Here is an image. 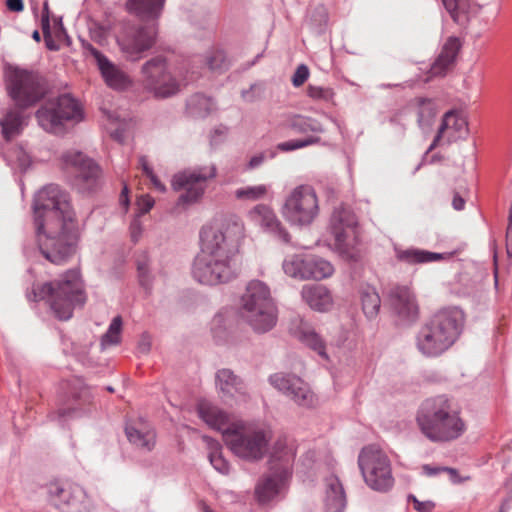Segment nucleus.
I'll return each instance as SVG.
<instances>
[{
    "label": "nucleus",
    "instance_id": "obj_1",
    "mask_svg": "<svg viewBox=\"0 0 512 512\" xmlns=\"http://www.w3.org/2000/svg\"><path fill=\"white\" fill-rule=\"evenodd\" d=\"M33 209L41 254L55 265L65 264L75 254L80 239L68 193L58 185H47L36 194Z\"/></svg>",
    "mask_w": 512,
    "mask_h": 512
},
{
    "label": "nucleus",
    "instance_id": "obj_2",
    "mask_svg": "<svg viewBox=\"0 0 512 512\" xmlns=\"http://www.w3.org/2000/svg\"><path fill=\"white\" fill-rule=\"evenodd\" d=\"M243 237L244 225L235 215L203 227L201 251L192 268L194 279L210 286L234 279L238 273L237 255Z\"/></svg>",
    "mask_w": 512,
    "mask_h": 512
},
{
    "label": "nucleus",
    "instance_id": "obj_3",
    "mask_svg": "<svg viewBox=\"0 0 512 512\" xmlns=\"http://www.w3.org/2000/svg\"><path fill=\"white\" fill-rule=\"evenodd\" d=\"M197 411L208 426L222 433L225 444L237 457L258 461L265 456L271 439L268 430L234 421L229 414L208 401H200Z\"/></svg>",
    "mask_w": 512,
    "mask_h": 512
},
{
    "label": "nucleus",
    "instance_id": "obj_4",
    "mask_svg": "<svg viewBox=\"0 0 512 512\" xmlns=\"http://www.w3.org/2000/svg\"><path fill=\"white\" fill-rule=\"evenodd\" d=\"M416 423L420 432L434 443L454 441L466 431L459 409L445 395L424 400L417 411Z\"/></svg>",
    "mask_w": 512,
    "mask_h": 512
},
{
    "label": "nucleus",
    "instance_id": "obj_5",
    "mask_svg": "<svg viewBox=\"0 0 512 512\" xmlns=\"http://www.w3.org/2000/svg\"><path fill=\"white\" fill-rule=\"evenodd\" d=\"M29 300L45 301L55 318L67 321L72 318L76 307H83L87 296L78 269H70L59 278L35 284L27 295Z\"/></svg>",
    "mask_w": 512,
    "mask_h": 512
},
{
    "label": "nucleus",
    "instance_id": "obj_6",
    "mask_svg": "<svg viewBox=\"0 0 512 512\" xmlns=\"http://www.w3.org/2000/svg\"><path fill=\"white\" fill-rule=\"evenodd\" d=\"M464 314L457 307L435 313L419 330L416 347L425 357H438L450 349L460 336Z\"/></svg>",
    "mask_w": 512,
    "mask_h": 512
},
{
    "label": "nucleus",
    "instance_id": "obj_7",
    "mask_svg": "<svg viewBox=\"0 0 512 512\" xmlns=\"http://www.w3.org/2000/svg\"><path fill=\"white\" fill-rule=\"evenodd\" d=\"M188 67L189 64L183 62L172 72L165 56H154L141 67L142 85L157 98L171 97L178 93L182 86L197 78L194 72L189 73Z\"/></svg>",
    "mask_w": 512,
    "mask_h": 512
},
{
    "label": "nucleus",
    "instance_id": "obj_8",
    "mask_svg": "<svg viewBox=\"0 0 512 512\" xmlns=\"http://www.w3.org/2000/svg\"><path fill=\"white\" fill-rule=\"evenodd\" d=\"M6 89L17 108L28 109L46 96L48 86L39 72L15 67L7 74Z\"/></svg>",
    "mask_w": 512,
    "mask_h": 512
},
{
    "label": "nucleus",
    "instance_id": "obj_9",
    "mask_svg": "<svg viewBox=\"0 0 512 512\" xmlns=\"http://www.w3.org/2000/svg\"><path fill=\"white\" fill-rule=\"evenodd\" d=\"M41 128L50 133H61L64 124L68 121L79 122L83 113L78 102L71 96L64 94L55 99L46 101L35 113Z\"/></svg>",
    "mask_w": 512,
    "mask_h": 512
},
{
    "label": "nucleus",
    "instance_id": "obj_10",
    "mask_svg": "<svg viewBox=\"0 0 512 512\" xmlns=\"http://www.w3.org/2000/svg\"><path fill=\"white\" fill-rule=\"evenodd\" d=\"M319 213L318 198L309 185H299L286 196L281 207L283 218L292 226L306 227Z\"/></svg>",
    "mask_w": 512,
    "mask_h": 512
},
{
    "label": "nucleus",
    "instance_id": "obj_11",
    "mask_svg": "<svg viewBox=\"0 0 512 512\" xmlns=\"http://www.w3.org/2000/svg\"><path fill=\"white\" fill-rule=\"evenodd\" d=\"M358 465L366 484L375 491L392 488L394 478L387 455L376 445L364 447L358 456Z\"/></svg>",
    "mask_w": 512,
    "mask_h": 512
},
{
    "label": "nucleus",
    "instance_id": "obj_12",
    "mask_svg": "<svg viewBox=\"0 0 512 512\" xmlns=\"http://www.w3.org/2000/svg\"><path fill=\"white\" fill-rule=\"evenodd\" d=\"M295 458L292 448L282 442H277L270 458L272 474L267 476L256 487L255 493L261 503H266L274 498L284 482L291 475V466Z\"/></svg>",
    "mask_w": 512,
    "mask_h": 512
},
{
    "label": "nucleus",
    "instance_id": "obj_13",
    "mask_svg": "<svg viewBox=\"0 0 512 512\" xmlns=\"http://www.w3.org/2000/svg\"><path fill=\"white\" fill-rule=\"evenodd\" d=\"M64 169L71 176L72 185L80 192L97 188L101 176L100 166L89 156L78 150H68L61 156Z\"/></svg>",
    "mask_w": 512,
    "mask_h": 512
},
{
    "label": "nucleus",
    "instance_id": "obj_14",
    "mask_svg": "<svg viewBox=\"0 0 512 512\" xmlns=\"http://www.w3.org/2000/svg\"><path fill=\"white\" fill-rule=\"evenodd\" d=\"M215 165L199 166L186 169L174 175L172 188L175 191L184 190L179 196L177 205L187 206L197 202L204 194L207 182L216 176Z\"/></svg>",
    "mask_w": 512,
    "mask_h": 512
},
{
    "label": "nucleus",
    "instance_id": "obj_15",
    "mask_svg": "<svg viewBox=\"0 0 512 512\" xmlns=\"http://www.w3.org/2000/svg\"><path fill=\"white\" fill-rule=\"evenodd\" d=\"M157 34L158 29L155 24H127L122 27L117 36V43L128 60L138 61L155 45Z\"/></svg>",
    "mask_w": 512,
    "mask_h": 512
},
{
    "label": "nucleus",
    "instance_id": "obj_16",
    "mask_svg": "<svg viewBox=\"0 0 512 512\" xmlns=\"http://www.w3.org/2000/svg\"><path fill=\"white\" fill-rule=\"evenodd\" d=\"M286 275L297 280L320 281L334 273L333 265L326 259L308 253L287 256L282 263Z\"/></svg>",
    "mask_w": 512,
    "mask_h": 512
},
{
    "label": "nucleus",
    "instance_id": "obj_17",
    "mask_svg": "<svg viewBox=\"0 0 512 512\" xmlns=\"http://www.w3.org/2000/svg\"><path fill=\"white\" fill-rule=\"evenodd\" d=\"M357 218L347 207L335 208L331 216L330 229L336 249L346 258L356 261L358 254L353 246L356 241Z\"/></svg>",
    "mask_w": 512,
    "mask_h": 512
},
{
    "label": "nucleus",
    "instance_id": "obj_18",
    "mask_svg": "<svg viewBox=\"0 0 512 512\" xmlns=\"http://www.w3.org/2000/svg\"><path fill=\"white\" fill-rule=\"evenodd\" d=\"M49 496L63 512H90L93 508L85 490L76 484L53 483L49 486Z\"/></svg>",
    "mask_w": 512,
    "mask_h": 512
},
{
    "label": "nucleus",
    "instance_id": "obj_19",
    "mask_svg": "<svg viewBox=\"0 0 512 512\" xmlns=\"http://www.w3.org/2000/svg\"><path fill=\"white\" fill-rule=\"evenodd\" d=\"M271 385L293 400L297 405L311 407L315 398L307 383L293 374L275 373L269 378Z\"/></svg>",
    "mask_w": 512,
    "mask_h": 512
},
{
    "label": "nucleus",
    "instance_id": "obj_20",
    "mask_svg": "<svg viewBox=\"0 0 512 512\" xmlns=\"http://www.w3.org/2000/svg\"><path fill=\"white\" fill-rule=\"evenodd\" d=\"M250 219L259 225L264 232L270 234L276 240L288 244L291 242V235L277 217L274 210L265 204H258L249 211Z\"/></svg>",
    "mask_w": 512,
    "mask_h": 512
},
{
    "label": "nucleus",
    "instance_id": "obj_21",
    "mask_svg": "<svg viewBox=\"0 0 512 512\" xmlns=\"http://www.w3.org/2000/svg\"><path fill=\"white\" fill-rule=\"evenodd\" d=\"M467 126L465 118L453 111L446 112L434 140L427 149V153L434 150L442 139L451 143L463 138L468 132Z\"/></svg>",
    "mask_w": 512,
    "mask_h": 512
},
{
    "label": "nucleus",
    "instance_id": "obj_22",
    "mask_svg": "<svg viewBox=\"0 0 512 512\" xmlns=\"http://www.w3.org/2000/svg\"><path fill=\"white\" fill-rule=\"evenodd\" d=\"M216 386L225 402L246 400L247 389L243 380L230 369L217 371Z\"/></svg>",
    "mask_w": 512,
    "mask_h": 512
},
{
    "label": "nucleus",
    "instance_id": "obj_23",
    "mask_svg": "<svg viewBox=\"0 0 512 512\" xmlns=\"http://www.w3.org/2000/svg\"><path fill=\"white\" fill-rule=\"evenodd\" d=\"M392 309L403 319L414 321L417 318L418 307L413 293L407 286H395L389 292Z\"/></svg>",
    "mask_w": 512,
    "mask_h": 512
},
{
    "label": "nucleus",
    "instance_id": "obj_24",
    "mask_svg": "<svg viewBox=\"0 0 512 512\" xmlns=\"http://www.w3.org/2000/svg\"><path fill=\"white\" fill-rule=\"evenodd\" d=\"M242 318L256 333H266L270 331L277 322V308L275 304L262 306L260 309L241 310Z\"/></svg>",
    "mask_w": 512,
    "mask_h": 512
},
{
    "label": "nucleus",
    "instance_id": "obj_25",
    "mask_svg": "<svg viewBox=\"0 0 512 512\" xmlns=\"http://www.w3.org/2000/svg\"><path fill=\"white\" fill-rule=\"evenodd\" d=\"M395 258L407 265L426 264L449 259L453 253H436L419 248H394Z\"/></svg>",
    "mask_w": 512,
    "mask_h": 512
},
{
    "label": "nucleus",
    "instance_id": "obj_26",
    "mask_svg": "<svg viewBox=\"0 0 512 512\" xmlns=\"http://www.w3.org/2000/svg\"><path fill=\"white\" fill-rule=\"evenodd\" d=\"M268 304H274V302L267 285L258 280L251 281L241 298V310L260 309L264 305L268 306Z\"/></svg>",
    "mask_w": 512,
    "mask_h": 512
},
{
    "label": "nucleus",
    "instance_id": "obj_27",
    "mask_svg": "<svg viewBox=\"0 0 512 512\" xmlns=\"http://www.w3.org/2000/svg\"><path fill=\"white\" fill-rule=\"evenodd\" d=\"M347 504L346 494L339 478L330 475L325 479V512H343Z\"/></svg>",
    "mask_w": 512,
    "mask_h": 512
},
{
    "label": "nucleus",
    "instance_id": "obj_28",
    "mask_svg": "<svg viewBox=\"0 0 512 512\" xmlns=\"http://www.w3.org/2000/svg\"><path fill=\"white\" fill-rule=\"evenodd\" d=\"M301 297L310 308L316 311H328L333 305L332 295L323 285H304L301 290Z\"/></svg>",
    "mask_w": 512,
    "mask_h": 512
},
{
    "label": "nucleus",
    "instance_id": "obj_29",
    "mask_svg": "<svg viewBox=\"0 0 512 512\" xmlns=\"http://www.w3.org/2000/svg\"><path fill=\"white\" fill-rule=\"evenodd\" d=\"M291 331L299 341L316 351L321 357L327 358L325 343L309 322L298 319L294 322Z\"/></svg>",
    "mask_w": 512,
    "mask_h": 512
},
{
    "label": "nucleus",
    "instance_id": "obj_30",
    "mask_svg": "<svg viewBox=\"0 0 512 512\" xmlns=\"http://www.w3.org/2000/svg\"><path fill=\"white\" fill-rule=\"evenodd\" d=\"M461 48L460 40L457 37H449L442 47V50L430 68V74L443 76L452 66Z\"/></svg>",
    "mask_w": 512,
    "mask_h": 512
},
{
    "label": "nucleus",
    "instance_id": "obj_31",
    "mask_svg": "<svg viewBox=\"0 0 512 512\" xmlns=\"http://www.w3.org/2000/svg\"><path fill=\"white\" fill-rule=\"evenodd\" d=\"M166 0H127L125 8L128 13L141 20H156L162 14Z\"/></svg>",
    "mask_w": 512,
    "mask_h": 512
},
{
    "label": "nucleus",
    "instance_id": "obj_32",
    "mask_svg": "<svg viewBox=\"0 0 512 512\" xmlns=\"http://www.w3.org/2000/svg\"><path fill=\"white\" fill-rule=\"evenodd\" d=\"M21 110L22 109L16 106L10 108L0 119L1 133L6 141H10L20 135L24 126L27 124L26 117Z\"/></svg>",
    "mask_w": 512,
    "mask_h": 512
},
{
    "label": "nucleus",
    "instance_id": "obj_33",
    "mask_svg": "<svg viewBox=\"0 0 512 512\" xmlns=\"http://www.w3.org/2000/svg\"><path fill=\"white\" fill-rule=\"evenodd\" d=\"M98 67L109 87L116 90H123L130 85L128 75L118 66L109 61L108 58L102 59V62H100Z\"/></svg>",
    "mask_w": 512,
    "mask_h": 512
},
{
    "label": "nucleus",
    "instance_id": "obj_34",
    "mask_svg": "<svg viewBox=\"0 0 512 512\" xmlns=\"http://www.w3.org/2000/svg\"><path fill=\"white\" fill-rule=\"evenodd\" d=\"M125 433L129 442L143 451H151L156 444V433L151 428L127 425Z\"/></svg>",
    "mask_w": 512,
    "mask_h": 512
},
{
    "label": "nucleus",
    "instance_id": "obj_35",
    "mask_svg": "<svg viewBox=\"0 0 512 512\" xmlns=\"http://www.w3.org/2000/svg\"><path fill=\"white\" fill-rule=\"evenodd\" d=\"M362 310L368 319H374L381 306V299L376 289L372 286H363L360 289Z\"/></svg>",
    "mask_w": 512,
    "mask_h": 512
},
{
    "label": "nucleus",
    "instance_id": "obj_36",
    "mask_svg": "<svg viewBox=\"0 0 512 512\" xmlns=\"http://www.w3.org/2000/svg\"><path fill=\"white\" fill-rule=\"evenodd\" d=\"M186 108L192 117L204 118L214 109V102L211 98L201 93H196L187 100Z\"/></svg>",
    "mask_w": 512,
    "mask_h": 512
},
{
    "label": "nucleus",
    "instance_id": "obj_37",
    "mask_svg": "<svg viewBox=\"0 0 512 512\" xmlns=\"http://www.w3.org/2000/svg\"><path fill=\"white\" fill-rule=\"evenodd\" d=\"M417 122L422 129L429 128L436 116V104L432 99L418 98Z\"/></svg>",
    "mask_w": 512,
    "mask_h": 512
},
{
    "label": "nucleus",
    "instance_id": "obj_38",
    "mask_svg": "<svg viewBox=\"0 0 512 512\" xmlns=\"http://www.w3.org/2000/svg\"><path fill=\"white\" fill-rule=\"evenodd\" d=\"M203 440L210 449L209 460L212 466L221 474H228L230 470L229 463L222 456L219 443L208 436H204Z\"/></svg>",
    "mask_w": 512,
    "mask_h": 512
},
{
    "label": "nucleus",
    "instance_id": "obj_39",
    "mask_svg": "<svg viewBox=\"0 0 512 512\" xmlns=\"http://www.w3.org/2000/svg\"><path fill=\"white\" fill-rule=\"evenodd\" d=\"M268 193V186L264 184L245 186L235 191V197L243 201H257L264 199Z\"/></svg>",
    "mask_w": 512,
    "mask_h": 512
},
{
    "label": "nucleus",
    "instance_id": "obj_40",
    "mask_svg": "<svg viewBox=\"0 0 512 512\" xmlns=\"http://www.w3.org/2000/svg\"><path fill=\"white\" fill-rule=\"evenodd\" d=\"M291 127L299 133H322L324 131L322 125L317 120L303 116L294 117L291 121Z\"/></svg>",
    "mask_w": 512,
    "mask_h": 512
},
{
    "label": "nucleus",
    "instance_id": "obj_41",
    "mask_svg": "<svg viewBox=\"0 0 512 512\" xmlns=\"http://www.w3.org/2000/svg\"><path fill=\"white\" fill-rule=\"evenodd\" d=\"M122 318L116 316L112 319L107 332L102 336L101 343L103 346L116 345L121 340Z\"/></svg>",
    "mask_w": 512,
    "mask_h": 512
},
{
    "label": "nucleus",
    "instance_id": "obj_42",
    "mask_svg": "<svg viewBox=\"0 0 512 512\" xmlns=\"http://www.w3.org/2000/svg\"><path fill=\"white\" fill-rule=\"evenodd\" d=\"M68 390L73 400H81L84 403L90 402L91 394L89 389L79 378H74L68 382Z\"/></svg>",
    "mask_w": 512,
    "mask_h": 512
},
{
    "label": "nucleus",
    "instance_id": "obj_43",
    "mask_svg": "<svg viewBox=\"0 0 512 512\" xmlns=\"http://www.w3.org/2000/svg\"><path fill=\"white\" fill-rule=\"evenodd\" d=\"M335 93L330 87L316 86L309 84L307 87V96L314 101L330 102Z\"/></svg>",
    "mask_w": 512,
    "mask_h": 512
},
{
    "label": "nucleus",
    "instance_id": "obj_44",
    "mask_svg": "<svg viewBox=\"0 0 512 512\" xmlns=\"http://www.w3.org/2000/svg\"><path fill=\"white\" fill-rule=\"evenodd\" d=\"M206 64L213 71H222L227 68V59L223 51L217 50L206 57Z\"/></svg>",
    "mask_w": 512,
    "mask_h": 512
},
{
    "label": "nucleus",
    "instance_id": "obj_45",
    "mask_svg": "<svg viewBox=\"0 0 512 512\" xmlns=\"http://www.w3.org/2000/svg\"><path fill=\"white\" fill-rule=\"evenodd\" d=\"M309 74L310 73H309L308 67L305 64H300L296 68V70L292 76V84L295 87L302 86L307 81Z\"/></svg>",
    "mask_w": 512,
    "mask_h": 512
},
{
    "label": "nucleus",
    "instance_id": "obj_46",
    "mask_svg": "<svg viewBox=\"0 0 512 512\" xmlns=\"http://www.w3.org/2000/svg\"><path fill=\"white\" fill-rule=\"evenodd\" d=\"M422 471H423V473L426 476H429V477L436 476V475H438L441 472H447L451 476H456L457 475V471L454 468L431 466L429 464L423 465L422 466Z\"/></svg>",
    "mask_w": 512,
    "mask_h": 512
},
{
    "label": "nucleus",
    "instance_id": "obj_47",
    "mask_svg": "<svg viewBox=\"0 0 512 512\" xmlns=\"http://www.w3.org/2000/svg\"><path fill=\"white\" fill-rule=\"evenodd\" d=\"M41 28L44 36V40L50 39V19H49V8L48 3H44L43 12L41 16Z\"/></svg>",
    "mask_w": 512,
    "mask_h": 512
},
{
    "label": "nucleus",
    "instance_id": "obj_48",
    "mask_svg": "<svg viewBox=\"0 0 512 512\" xmlns=\"http://www.w3.org/2000/svg\"><path fill=\"white\" fill-rule=\"evenodd\" d=\"M275 152L273 151H270L269 153H266V152H262V153H259L257 155H254L253 157H251L249 163H248V167L250 169H254V168H257L259 167L267 157L269 158H273L275 157Z\"/></svg>",
    "mask_w": 512,
    "mask_h": 512
},
{
    "label": "nucleus",
    "instance_id": "obj_49",
    "mask_svg": "<svg viewBox=\"0 0 512 512\" xmlns=\"http://www.w3.org/2000/svg\"><path fill=\"white\" fill-rule=\"evenodd\" d=\"M409 500L413 501L414 508L419 512H431L435 507L432 501L421 502L414 495H410Z\"/></svg>",
    "mask_w": 512,
    "mask_h": 512
},
{
    "label": "nucleus",
    "instance_id": "obj_50",
    "mask_svg": "<svg viewBox=\"0 0 512 512\" xmlns=\"http://www.w3.org/2000/svg\"><path fill=\"white\" fill-rule=\"evenodd\" d=\"M138 207L141 214L148 213L153 205H154V199L149 195H142L138 199Z\"/></svg>",
    "mask_w": 512,
    "mask_h": 512
},
{
    "label": "nucleus",
    "instance_id": "obj_51",
    "mask_svg": "<svg viewBox=\"0 0 512 512\" xmlns=\"http://www.w3.org/2000/svg\"><path fill=\"white\" fill-rule=\"evenodd\" d=\"M82 47L85 51H87L95 58V60L97 61V65H99L100 62H102V59L106 58L98 49H96L91 43L87 41H82Z\"/></svg>",
    "mask_w": 512,
    "mask_h": 512
},
{
    "label": "nucleus",
    "instance_id": "obj_52",
    "mask_svg": "<svg viewBox=\"0 0 512 512\" xmlns=\"http://www.w3.org/2000/svg\"><path fill=\"white\" fill-rule=\"evenodd\" d=\"M139 282L145 289H149L152 284V276L150 269H144L138 271Z\"/></svg>",
    "mask_w": 512,
    "mask_h": 512
},
{
    "label": "nucleus",
    "instance_id": "obj_53",
    "mask_svg": "<svg viewBox=\"0 0 512 512\" xmlns=\"http://www.w3.org/2000/svg\"><path fill=\"white\" fill-rule=\"evenodd\" d=\"M277 148L281 151H293L296 149L302 148L301 140H290L286 142L279 143Z\"/></svg>",
    "mask_w": 512,
    "mask_h": 512
},
{
    "label": "nucleus",
    "instance_id": "obj_54",
    "mask_svg": "<svg viewBox=\"0 0 512 512\" xmlns=\"http://www.w3.org/2000/svg\"><path fill=\"white\" fill-rule=\"evenodd\" d=\"M6 5L12 12H22L24 9L23 0H7Z\"/></svg>",
    "mask_w": 512,
    "mask_h": 512
},
{
    "label": "nucleus",
    "instance_id": "obj_55",
    "mask_svg": "<svg viewBox=\"0 0 512 512\" xmlns=\"http://www.w3.org/2000/svg\"><path fill=\"white\" fill-rule=\"evenodd\" d=\"M506 250L508 256L512 259V222H509L506 233Z\"/></svg>",
    "mask_w": 512,
    "mask_h": 512
},
{
    "label": "nucleus",
    "instance_id": "obj_56",
    "mask_svg": "<svg viewBox=\"0 0 512 512\" xmlns=\"http://www.w3.org/2000/svg\"><path fill=\"white\" fill-rule=\"evenodd\" d=\"M149 258L146 254H141L137 258V271L149 269Z\"/></svg>",
    "mask_w": 512,
    "mask_h": 512
},
{
    "label": "nucleus",
    "instance_id": "obj_57",
    "mask_svg": "<svg viewBox=\"0 0 512 512\" xmlns=\"http://www.w3.org/2000/svg\"><path fill=\"white\" fill-rule=\"evenodd\" d=\"M150 347H151V342H150L149 337L146 335H143L138 344V349L142 353H148L150 351Z\"/></svg>",
    "mask_w": 512,
    "mask_h": 512
},
{
    "label": "nucleus",
    "instance_id": "obj_58",
    "mask_svg": "<svg viewBox=\"0 0 512 512\" xmlns=\"http://www.w3.org/2000/svg\"><path fill=\"white\" fill-rule=\"evenodd\" d=\"M147 177L150 179L152 185L156 190H158L159 192H164L166 190L165 185L158 179L154 172L148 175Z\"/></svg>",
    "mask_w": 512,
    "mask_h": 512
},
{
    "label": "nucleus",
    "instance_id": "obj_59",
    "mask_svg": "<svg viewBox=\"0 0 512 512\" xmlns=\"http://www.w3.org/2000/svg\"><path fill=\"white\" fill-rule=\"evenodd\" d=\"M452 206L455 210L461 211L464 209L465 200L458 193H455L452 200Z\"/></svg>",
    "mask_w": 512,
    "mask_h": 512
},
{
    "label": "nucleus",
    "instance_id": "obj_60",
    "mask_svg": "<svg viewBox=\"0 0 512 512\" xmlns=\"http://www.w3.org/2000/svg\"><path fill=\"white\" fill-rule=\"evenodd\" d=\"M78 411V408L73 406V407H69V408H62V409H59L58 412H57V416L59 419H62V418H65L71 414H75L77 413Z\"/></svg>",
    "mask_w": 512,
    "mask_h": 512
},
{
    "label": "nucleus",
    "instance_id": "obj_61",
    "mask_svg": "<svg viewBox=\"0 0 512 512\" xmlns=\"http://www.w3.org/2000/svg\"><path fill=\"white\" fill-rule=\"evenodd\" d=\"M130 230H131V237H132V240L134 242H137L138 241V238H139V235H140V232H141V229H140V224L138 221H134L131 226H130Z\"/></svg>",
    "mask_w": 512,
    "mask_h": 512
},
{
    "label": "nucleus",
    "instance_id": "obj_62",
    "mask_svg": "<svg viewBox=\"0 0 512 512\" xmlns=\"http://www.w3.org/2000/svg\"><path fill=\"white\" fill-rule=\"evenodd\" d=\"M445 9L454 17V12L457 10V0H442Z\"/></svg>",
    "mask_w": 512,
    "mask_h": 512
},
{
    "label": "nucleus",
    "instance_id": "obj_63",
    "mask_svg": "<svg viewBox=\"0 0 512 512\" xmlns=\"http://www.w3.org/2000/svg\"><path fill=\"white\" fill-rule=\"evenodd\" d=\"M139 164L143 170V172L146 174V176L153 173L152 168L148 165L147 158L145 156H141L139 159Z\"/></svg>",
    "mask_w": 512,
    "mask_h": 512
},
{
    "label": "nucleus",
    "instance_id": "obj_64",
    "mask_svg": "<svg viewBox=\"0 0 512 512\" xmlns=\"http://www.w3.org/2000/svg\"><path fill=\"white\" fill-rule=\"evenodd\" d=\"M319 141H320L319 137H314V136L308 137L304 140H301L302 148L307 147L309 145L317 144V143H319Z\"/></svg>",
    "mask_w": 512,
    "mask_h": 512
}]
</instances>
